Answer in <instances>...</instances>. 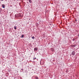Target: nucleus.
<instances>
[{
    "instance_id": "obj_15",
    "label": "nucleus",
    "mask_w": 79,
    "mask_h": 79,
    "mask_svg": "<svg viewBox=\"0 0 79 79\" xmlns=\"http://www.w3.org/2000/svg\"><path fill=\"white\" fill-rule=\"evenodd\" d=\"M3 0H1V1H3Z\"/></svg>"
},
{
    "instance_id": "obj_10",
    "label": "nucleus",
    "mask_w": 79,
    "mask_h": 79,
    "mask_svg": "<svg viewBox=\"0 0 79 79\" xmlns=\"http://www.w3.org/2000/svg\"><path fill=\"white\" fill-rule=\"evenodd\" d=\"M29 46H31V44H29Z\"/></svg>"
},
{
    "instance_id": "obj_3",
    "label": "nucleus",
    "mask_w": 79,
    "mask_h": 79,
    "mask_svg": "<svg viewBox=\"0 0 79 79\" xmlns=\"http://www.w3.org/2000/svg\"><path fill=\"white\" fill-rule=\"evenodd\" d=\"M2 8H5V6L4 4H2Z\"/></svg>"
},
{
    "instance_id": "obj_4",
    "label": "nucleus",
    "mask_w": 79,
    "mask_h": 79,
    "mask_svg": "<svg viewBox=\"0 0 79 79\" xmlns=\"http://www.w3.org/2000/svg\"><path fill=\"white\" fill-rule=\"evenodd\" d=\"M51 50L52 52H54V49L53 48H51Z\"/></svg>"
},
{
    "instance_id": "obj_14",
    "label": "nucleus",
    "mask_w": 79,
    "mask_h": 79,
    "mask_svg": "<svg viewBox=\"0 0 79 79\" xmlns=\"http://www.w3.org/2000/svg\"><path fill=\"white\" fill-rule=\"evenodd\" d=\"M75 21H76V22H77V20L75 19Z\"/></svg>"
},
{
    "instance_id": "obj_13",
    "label": "nucleus",
    "mask_w": 79,
    "mask_h": 79,
    "mask_svg": "<svg viewBox=\"0 0 79 79\" xmlns=\"http://www.w3.org/2000/svg\"><path fill=\"white\" fill-rule=\"evenodd\" d=\"M73 41H74V40H75L73 39Z\"/></svg>"
},
{
    "instance_id": "obj_7",
    "label": "nucleus",
    "mask_w": 79,
    "mask_h": 79,
    "mask_svg": "<svg viewBox=\"0 0 79 79\" xmlns=\"http://www.w3.org/2000/svg\"><path fill=\"white\" fill-rule=\"evenodd\" d=\"M14 29H15V30H16L17 29V28H16V27H14Z\"/></svg>"
},
{
    "instance_id": "obj_12",
    "label": "nucleus",
    "mask_w": 79,
    "mask_h": 79,
    "mask_svg": "<svg viewBox=\"0 0 79 79\" xmlns=\"http://www.w3.org/2000/svg\"><path fill=\"white\" fill-rule=\"evenodd\" d=\"M2 9L0 8V11H2Z\"/></svg>"
},
{
    "instance_id": "obj_11",
    "label": "nucleus",
    "mask_w": 79,
    "mask_h": 79,
    "mask_svg": "<svg viewBox=\"0 0 79 79\" xmlns=\"http://www.w3.org/2000/svg\"><path fill=\"white\" fill-rule=\"evenodd\" d=\"M36 59V57H35V58H33L34 60H35Z\"/></svg>"
},
{
    "instance_id": "obj_5",
    "label": "nucleus",
    "mask_w": 79,
    "mask_h": 79,
    "mask_svg": "<svg viewBox=\"0 0 79 79\" xmlns=\"http://www.w3.org/2000/svg\"><path fill=\"white\" fill-rule=\"evenodd\" d=\"M29 3H32V1L31 0H29Z\"/></svg>"
},
{
    "instance_id": "obj_17",
    "label": "nucleus",
    "mask_w": 79,
    "mask_h": 79,
    "mask_svg": "<svg viewBox=\"0 0 79 79\" xmlns=\"http://www.w3.org/2000/svg\"><path fill=\"white\" fill-rule=\"evenodd\" d=\"M0 24H1V23H0Z\"/></svg>"
},
{
    "instance_id": "obj_8",
    "label": "nucleus",
    "mask_w": 79,
    "mask_h": 79,
    "mask_svg": "<svg viewBox=\"0 0 79 79\" xmlns=\"http://www.w3.org/2000/svg\"><path fill=\"white\" fill-rule=\"evenodd\" d=\"M35 77V79H39V78L37 77Z\"/></svg>"
},
{
    "instance_id": "obj_1",
    "label": "nucleus",
    "mask_w": 79,
    "mask_h": 79,
    "mask_svg": "<svg viewBox=\"0 0 79 79\" xmlns=\"http://www.w3.org/2000/svg\"><path fill=\"white\" fill-rule=\"evenodd\" d=\"M38 50V48L35 47L34 48V52H37Z\"/></svg>"
},
{
    "instance_id": "obj_16",
    "label": "nucleus",
    "mask_w": 79,
    "mask_h": 79,
    "mask_svg": "<svg viewBox=\"0 0 79 79\" xmlns=\"http://www.w3.org/2000/svg\"><path fill=\"white\" fill-rule=\"evenodd\" d=\"M21 70H23V69H22Z\"/></svg>"
},
{
    "instance_id": "obj_2",
    "label": "nucleus",
    "mask_w": 79,
    "mask_h": 79,
    "mask_svg": "<svg viewBox=\"0 0 79 79\" xmlns=\"http://www.w3.org/2000/svg\"><path fill=\"white\" fill-rule=\"evenodd\" d=\"M75 51H73L72 52V54L74 56V55H75Z\"/></svg>"
},
{
    "instance_id": "obj_9",
    "label": "nucleus",
    "mask_w": 79,
    "mask_h": 79,
    "mask_svg": "<svg viewBox=\"0 0 79 79\" xmlns=\"http://www.w3.org/2000/svg\"><path fill=\"white\" fill-rule=\"evenodd\" d=\"M35 38V37H34V36H33L32 37V39H34Z\"/></svg>"
},
{
    "instance_id": "obj_6",
    "label": "nucleus",
    "mask_w": 79,
    "mask_h": 79,
    "mask_svg": "<svg viewBox=\"0 0 79 79\" xmlns=\"http://www.w3.org/2000/svg\"><path fill=\"white\" fill-rule=\"evenodd\" d=\"M23 37H24V35L23 34L22 35H21V38H23Z\"/></svg>"
}]
</instances>
